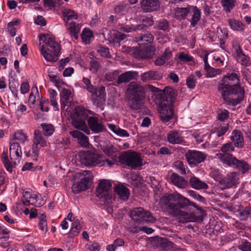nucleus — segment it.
I'll return each mask as SVG.
<instances>
[{
    "label": "nucleus",
    "mask_w": 251,
    "mask_h": 251,
    "mask_svg": "<svg viewBox=\"0 0 251 251\" xmlns=\"http://www.w3.org/2000/svg\"><path fill=\"white\" fill-rule=\"evenodd\" d=\"M160 204L162 209L166 210L171 215L177 218L182 223L194 222L197 220L194 213H188L181 210L188 205H192L200 210L201 215L199 216V219H203L204 211L201 208L198 207L196 203L190 201L187 198L179 194H165L160 199Z\"/></svg>",
    "instance_id": "nucleus-1"
},
{
    "label": "nucleus",
    "mask_w": 251,
    "mask_h": 251,
    "mask_svg": "<svg viewBox=\"0 0 251 251\" xmlns=\"http://www.w3.org/2000/svg\"><path fill=\"white\" fill-rule=\"evenodd\" d=\"M223 83L219 85V90L226 104L235 106L244 97V90L239 85V76L235 72L227 73L223 78Z\"/></svg>",
    "instance_id": "nucleus-2"
},
{
    "label": "nucleus",
    "mask_w": 251,
    "mask_h": 251,
    "mask_svg": "<svg viewBox=\"0 0 251 251\" xmlns=\"http://www.w3.org/2000/svg\"><path fill=\"white\" fill-rule=\"evenodd\" d=\"M38 37L39 50L45 59L50 62L56 61L61 49L60 44L52 35L41 34Z\"/></svg>",
    "instance_id": "nucleus-3"
},
{
    "label": "nucleus",
    "mask_w": 251,
    "mask_h": 251,
    "mask_svg": "<svg viewBox=\"0 0 251 251\" xmlns=\"http://www.w3.org/2000/svg\"><path fill=\"white\" fill-rule=\"evenodd\" d=\"M176 93L173 88L166 87L164 89V95L158 105V112L160 120L168 122L174 117V103L176 100Z\"/></svg>",
    "instance_id": "nucleus-4"
},
{
    "label": "nucleus",
    "mask_w": 251,
    "mask_h": 251,
    "mask_svg": "<svg viewBox=\"0 0 251 251\" xmlns=\"http://www.w3.org/2000/svg\"><path fill=\"white\" fill-rule=\"evenodd\" d=\"M92 112L85 108L83 106H78L75 107V112L72 116V124L73 126L89 135L91 132L87 126L85 120Z\"/></svg>",
    "instance_id": "nucleus-5"
},
{
    "label": "nucleus",
    "mask_w": 251,
    "mask_h": 251,
    "mask_svg": "<svg viewBox=\"0 0 251 251\" xmlns=\"http://www.w3.org/2000/svg\"><path fill=\"white\" fill-rule=\"evenodd\" d=\"M80 162L87 166L110 165V161L102 154L90 151H82L78 154Z\"/></svg>",
    "instance_id": "nucleus-6"
},
{
    "label": "nucleus",
    "mask_w": 251,
    "mask_h": 251,
    "mask_svg": "<svg viewBox=\"0 0 251 251\" xmlns=\"http://www.w3.org/2000/svg\"><path fill=\"white\" fill-rule=\"evenodd\" d=\"M120 163L132 170H137L143 165L140 153L131 151H125L120 154Z\"/></svg>",
    "instance_id": "nucleus-7"
},
{
    "label": "nucleus",
    "mask_w": 251,
    "mask_h": 251,
    "mask_svg": "<svg viewBox=\"0 0 251 251\" xmlns=\"http://www.w3.org/2000/svg\"><path fill=\"white\" fill-rule=\"evenodd\" d=\"M217 158L223 163L229 166H232L242 174L247 172L250 169V165L245 161L239 160L230 154H217Z\"/></svg>",
    "instance_id": "nucleus-8"
},
{
    "label": "nucleus",
    "mask_w": 251,
    "mask_h": 251,
    "mask_svg": "<svg viewBox=\"0 0 251 251\" xmlns=\"http://www.w3.org/2000/svg\"><path fill=\"white\" fill-rule=\"evenodd\" d=\"M82 82L85 85L84 88L91 93V99L94 103L98 104L105 101L106 92L104 86L96 88L91 84L90 80L85 77H83Z\"/></svg>",
    "instance_id": "nucleus-9"
},
{
    "label": "nucleus",
    "mask_w": 251,
    "mask_h": 251,
    "mask_svg": "<svg viewBox=\"0 0 251 251\" xmlns=\"http://www.w3.org/2000/svg\"><path fill=\"white\" fill-rule=\"evenodd\" d=\"M96 195L103 204L108 207L110 200V180L101 179L99 180L96 189Z\"/></svg>",
    "instance_id": "nucleus-10"
},
{
    "label": "nucleus",
    "mask_w": 251,
    "mask_h": 251,
    "mask_svg": "<svg viewBox=\"0 0 251 251\" xmlns=\"http://www.w3.org/2000/svg\"><path fill=\"white\" fill-rule=\"evenodd\" d=\"M130 217L136 222H146L147 223H153L155 219L148 211H145L143 208L138 207L131 210Z\"/></svg>",
    "instance_id": "nucleus-11"
},
{
    "label": "nucleus",
    "mask_w": 251,
    "mask_h": 251,
    "mask_svg": "<svg viewBox=\"0 0 251 251\" xmlns=\"http://www.w3.org/2000/svg\"><path fill=\"white\" fill-rule=\"evenodd\" d=\"M22 195V201L25 205H32L36 207H40L44 203L38 195L33 193L29 189L24 190Z\"/></svg>",
    "instance_id": "nucleus-12"
},
{
    "label": "nucleus",
    "mask_w": 251,
    "mask_h": 251,
    "mask_svg": "<svg viewBox=\"0 0 251 251\" xmlns=\"http://www.w3.org/2000/svg\"><path fill=\"white\" fill-rule=\"evenodd\" d=\"M185 157L191 166H195L204 162L207 157V154L198 151L189 150L186 153Z\"/></svg>",
    "instance_id": "nucleus-13"
},
{
    "label": "nucleus",
    "mask_w": 251,
    "mask_h": 251,
    "mask_svg": "<svg viewBox=\"0 0 251 251\" xmlns=\"http://www.w3.org/2000/svg\"><path fill=\"white\" fill-rule=\"evenodd\" d=\"M9 156L14 165L20 164L22 156L21 147L17 142L10 141L9 143Z\"/></svg>",
    "instance_id": "nucleus-14"
},
{
    "label": "nucleus",
    "mask_w": 251,
    "mask_h": 251,
    "mask_svg": "<svg viewBox=\"0 0 251 251\" xmlns=\"http://www.w3.org/2000/svg\"><path fill=\"white\" fill-rule=\"evenodd\" d=\"M239 175L237 172H231L220 180V185L222 189H227L236 186L239 181Z\"/></svg>",
    "instance_id": "nucleus-15"
},
{
    "label": "nucleus",
    "mask_w": 251,
    "mask_h": 251,
    "mask_svg": "<svg viewBox=\"0 0 251 251\" xmlns=\"http://www.w3.org/2000/svg\"><path fill=\"white\" fill-rule=\"evenodd\" d=\"M127 93L129 98H144V89L136 82H131L127 86Z\"/></svg>",
    "instance_id": "nucleus-16"
},
{
    "label": "nucleus",
    "mask_w": 251,
    "mask_h": 251,
    "mask_svg": "<svg viewBox=\"0 0 251 251\" xmlns=\"http://www.w3.org/2000/svg\"><path fill=\"white\" fill-rule=\"evenodd\" d=\"M89 130H92L94 133L103 132L105 128L102 123L99 121L98 118L89 117L87 120Z\"/></svg>",
    "instance_id": "nucleus-17"
},
{
    "label": "nucleus",
    "mask_w": 251,
    "mask_h": 251,
    "mask_svg": "<svg viewBox=\"0 0 251 251\" xmlns=\"http://www.w3.org/2000/svg\"><path fill=\"white\" fill-rule=\"evenodd\" d=\"M162 77V74L157 71L150 70L141 75V80L146 83L152 80H159Z\"/></svg>",
    "instance_id": "nucleus-18"
},
{
    "label": "nucleus",
    "mask_w": 251,
    "mask_h": 251,
    "mask_svg": "<svg viewBox=\"0 0 251 251\" xmlns=\"http://www.w3.org/2000/svg\"><path fill=\"white\" fill-rule=\"evenodd\" d=\"M141 7L145 12H151L157 10L160 7L158 0H142Z\"/></svg>",
    "instance_id": "nucleus-19"
},
{
    "label": "nucleus",
    "mask_w": 251,
    "mask_h": 251,
    "mask_svg": "<svg viewBox=\"0 0 251 251\" xmlns=\"http://www.w3.org/2000/svg\"><path fill=\"white\" fill-rule=\"evenodd\" d=\"M89 179L88 177L84 176L79 181L74 183L72 187L73 193L78 194L88 188Z\"/></svg>",
    "instance_id": "nucleus-20"
},
{
    "label": "nucleus",
    "mask_w": 251,
    "mask_h": 251,
    "mask_svg": "<svg viewBox=\"0 0 251 251\" xmlns=\"http://www.w3.org/2000/svg\"><path fill=\"white\" fill-rule=\"evenodd\" d=\"M232 143H234V146L238 148H242L244 146V139L242 133L238 130H234L232 131L230 137Z\"/></svg>",
    "instance_id": "nucleus-21"
},
{
    "label": "nucleus",
    "mask_w": 251,
    "mask_h": 251,
    "mask_svg": "<svg viewBox=\"0 0 251 251\" xmlns=\"http://www.w3.org/2000/svg\"><path fill=\"white\" fill-rule=\"evenodd\" d=\"M70 134L78 140V143L83 147L87 148L89 145L88 137L78 130L70 131Z\"/></svg>",
    "instance_id": "nucleus-22"
},
{
    "label": "nucleus",
    "mask_w": 251,
    "mask_h": 251,
    "mask_svg": "<svg viewBox=\"0 0 251 251\" xmlns=\"http://www.w3.org/2000/svg\"><path fill=\"white\" fill-rule=\"evenodd\" d=\"M167 139L169 143L173 144H180L184 142V140L180 132L173 130L167 135Z\"/></svg>",
    "instance_id": "nucleus-23"
},
{
    "label": "nucleus",
    "mask_w": 251,
    "mask_h": 251,
    "mask_svg": "<svg viewBox=\"0 0 251 251\" xmlns=\"http://www.w3.org/2000/svg\"><path fill=\"white\" fill-rule=\"evenodd\" d=\"M138 73L135 71H127L120 75L117 81L118 84L127 83L133 79H136Z\"/></svg>",
    "instance_id": "nucleus-24"
},
{
    "label": "nucleus",
    "mask_w": 251,
    "mask_h": 251,
    "mask_svg": "<svg viewBox=\"0 0 251 251\" xmlns=\"http://www.w3.org/2000/svg\"><path fill=\"white\" fill-rule=\"evenodd\" d=\"M191 6L187 7H177L175 9V17L178 20H184L191 11Z\"/></svg>",
    "instance_id": "nucleus-25"
},
{
    "label": "nucleus",
    "mask_w": 251,
    "mask_h": 251,
    "mask_svg": "<svg viewBox=\"0 0 251 251\" xmlns=\"http://www.w3.org/2000/svg\"><path fill=\"white\" fill-rule=\"evenodd\" d=\"M114 191L121 200L126 201L128 200L130 193L129 189L126 187L124 186H116L114 188Z\"/></svg>",
    "instance_id": "nucleus-26"
},
{
    "label": "nucleus",
    "mask_w": 251,
    "mask_h": 251,
    "mask_svg": "<svg viewBox=\"0 0 251 251\" xmlns=\"http://www.w3.org/2000/svg\"><path fill=\"white\" fill-rule=\"evenodd\" d=\"M171 180L175 185L180 188H184L187 186V182L182 177L178 176L176 173H173L171 175Z\"/></svg>",
    "instance_id": "nucleus-27"
},
{
    "label": "nucleus",
    "mask_w": 251,
    "mask_h": 251,
    "mask_svg": "<svg viewBox=\"0 0 251 251\" xmlns=\"http://www.w3.org/2000/svg\"><path fill=\"white\" fill-rule=\"evenodd\" d=\"M228 23L230 28L234 31L242 32L245 30V25L241 21L229 19Z\"/></svg>",
    "instance_id": "nucleus-28"
},
{
    "label": "nucleus",
    "mask_w": 251,
    "mask_h": 251,
    "mask_svg": "<svg viewBox=\"0 0 251 251\" xmlns=\"http://www.w3.org/2000/svg\"><path fill=\"white\" fill-rule=\"evenodd\" d=\"M189 182L191 186L195 189L199 190L208 188V185L206 183L194 176L190 178Z\"/></svg>",
    "instance_id": "nucleus-29"
},
{
    "label": "nucleus",
    "mask_w": 251,
    "mask_h": 251,
    "mask_svg": "<svg viewBox=\"0 0 251 251\" xmlns=\"http://www.w3.org/2000/svg\"><path fill=\"white\" fill-rule=\"evenodd\" d=\"M80 30V26L75 22H72L69 24L68 31L70 36L75 40L78 38L79 33Z\"/></svg>",
    "instance_id": "nucleus-30"
},
{
    "label": "nucleus",
    "mask_w": 251,
    "mask_h": 251,
    "mask_svg": "<svg viewBox=\"0 0 251 251\" xmlns=\"http://www.w3.org/2000/svg\"><path fill=\"white\" fill-rule=\"evenodd\" d=\"M172 54L170 49L167 48L165 49V51L161 56L157 58L155 61V64L157 66H161L168 62L172 56Z\"/></svg>",
    "instance_id": "nucleus-31"
},
{
    "label": "nucleus",
    "mask_w": 251,
    "mask_h": 251,
    "mask_svg": "<svg viewBox=\"0 0 251 251\" xmlns=\"http://www.w3.org/2000/svg\"><path fill=\"white\" fill-rule=\"evenodd\" d=\"M1 161L6 171L9 173H12L13 171V164L10 159H9L8 153L5 151H3L1 155Z\"/></svg>",
    "instance_id": "nucleus-32"
},
{
    "label": "nucleus",
    "mask_w": 251,
    "mask_h": 251,
    "mask_svg": "<svg viewBox=\"0 0 251 251\" xmlns=\"http://www.w3.org/2000/svg\"><path fill=\"white\" fill-rule=\"evenodd\" d=\"M33 142L34 144L40 145L42 147H44L47 145L46 140L39 130H35L34 131V137Z\"/></svg>",
    "instance_id": "nucleus-33"
},
{
    "label": "nucleus",
    "mask_w": 251,
    "mask_h": 251,
    "mask_svg": "<svg viewBox=\"0 0 251 251\" xmlns=\"http://www.w3.org/2000/svg\"><path fill=\"white\" fill-rule=\"evenodd\" d=\"M191 10L193 12L192 17L190 21L191 25L195 26L200 21L201 17V12L197 6H192Z\"/></svg>",
    "instance_id": "nucleus-34"
},
{
    "label": "nucleus",
    "mask_w": 251,
    "mask_h": 251,
    "mask_svg": "<svg viewBox=\"0 0 251 251\" xmlns=\"http://www.w3.org/2000/svg\"><path fill=\"white\" fill-rule=\"evenodd\" d=\"M238 50H237V59L242 65L245 66H249L251 65V62L249 56L243 53L242 50L237 48Z\"/></svg>",
    "instance_id": "nucleus-35"
},
{
    "label": "nucleus",
    "mask_w": 251,
    "mask_h": 251,
    "mask_svg": "<svg viewBox=\"0 0 251 251\" xmlns=\"http://www.w3.org/2000/svg\"><path fill=\"white\" fill-rule=\"evenodd\" d=\"M144 104V99L129 98V106L133 110H138L141 108Z\"/></svg>",
    "instance_id": "nucleus-36"
},
{
    "label": "nucleus",
    "mask_w": 251,
    "mask_h": 251,
    "mask_svg": "<svg viewBox=\"0 0 251 251\" xmlns=\"http://www.w3.org/2000/svg\"><path fill=\"white\" fill-rule=\"evenodd\" d=\"M63 20L67 23L70 20L77 19V14L74 11L69 9H65L63 11Z\"/></svg>",
    "instance_id": "nucleus-37"
},
{
    "label": "nucleus",
    "mask_w": 251,
    "mask_h": 251,
    "mask_svg": "<svg viewBox=\"0 0 251 251\" xmlns=\"http://www.w3.org/2000/svg\"><path fill=\"white\" fill-rule=\"evenodd\" d=\"M129 52L133 57L137 59H144L145 57L143 48L132 47L129 49Z\"/></svg>",
    "instance_id": "nucleus-38"
},
{
    "label": "nucleus",
    "mask_w": 251,
    "mask_h": 251,
    "mask_svg": "<svg viewBox=\"0 0 251 251\" xmlns=\"http://www.w3.org/2000/svg\"><path fill=\"white\" fill-rule=\"evenodd\" d=\"M93 37V32L89 28H85L81 34V38L85 44H89L91 39Z\"/></svg>",
    "instance_id": "nucleus-39"
},
{
    "label": "nucleus",
    "mask_w": 251,
    "mask_h": 251,
    "mask_svg": "<svg viewBox=\"0 0 251 251\" xmlns=\"http://www.w3.org/2000/svg\"><path fill=\"white\" fill-rule=\"evenodd\" d=\"M235 0H222L221 4L226 13H230L235 6Z\"/></svg>",
    "instance_id": "nucleus-40"
},
{
    "label": "nucleus",
    "mask_w": 251,
    "mask_h": 251,
    "mask_svg": "<svg viewBox=\"0 0 251 251\" xmlns=\"http://www.w3.org/2000/svg\"><path fill=\"white\" fill-rule=\"evenodd\" d=\"M27 139L26 136L21 131L15 132L11 138L12 142L19 141L21 143H24Z\"/></svg>",
    "instance_id": "nucleus-41"
},
{
    "label": "nucleus",
    "mask_w": 251,
    "mask_h": 251,
    "mask_svg": "<svg viewBox=\"0 0 251 251\" xmlns=\"http://www.w3.org/2000/svg\"><path fill=\"white\" fill-rule=\"evenodd\" d=\"M81 228L78 220H76L72 223V227L70 231V236L75 237L77 236L80 232Z\"/></svg>",
    "instance_id": "nucleus-42"
},
{
    "label": "nucleus",
    "mask_w": 251,
    "mask_h": 251,
    "mask_svg": "<svg viewBox=\"0 0 251 251\" xmlns=\"http://www.w3.org/2000/svg\"><path fill=\"white\" fill-rule=\"evenodd\" d=\"M41 126L43 130L44 135L46 136H51L54 131V127L51 124L42 123Z\"/></svg>",
    "instance_id": "nucleus-43"
},
{
    "label": "nucleus",
    "mask_w": 251,
    "mask_h": 251,
    "mask_svg": "<svg viewBox=\"0 0 251 251\" xmlns=\"http://www.w3.org/2000/svg\"><path fill=\"white\" fill-rule=\"evenodd\" d=\"M229 125L228 124H224L214 128V133L218 137L224 135L228 130Z\"/></svg>",
    "instance_id": "nucleus-44"
},
{
    "label": "nucleus",
    "mask_w": 251,
    "mask_h": 251,
    "mask_svg": "<svg viewBox=\"0 0 251 251\" xmlns=\"http://www.w3.org/2000/svg\"><path fill=\"white\" fill-rule=\"evenodd\" d=\"M156 28L158 30L164 31H169V24L166 20L162 19L158 21L155 25Z\"/></svg>",
    "instance_id": "nucleus-45"
},
{
    "label": "nucleus",
    "mask_w": 251,
    "mask_h": 251,
    "mask_svg": "<svg viewBox=\"0 0 251 251\" xmlns=\"http://www.w3.org/2000/svg\"><path fill=\"white\" fill-rule=\"evenodd\" d=\"M153 35L150 33H147L143 35L140 36L139 37L138 42L140 43V44H148L151 43L153 40Z\"/></svg>",
    "instance_id": "nucleus-46"
},
{
    "label": "nucleus",
    "mask_w": 251,
    "mask_h": 251,
    "mask_svg": "<svg viewBox=\"0 0 251 251\" xmlns=\"http://www.w3.org/2000/svg\"><path fill=\"white\" fill-rule=\"evenodd\" d=\"M111 130L113 132L117 134L118 135L121 137H128L129 133L127 132V131L120 128L119 127H117L111 124Z\"/></svg>",
    "instance_id": "nucleus-47"
},
{
    "label": "nucleus",
    "mask_w": 251,
    "mask_h": 251,
    "mask_svg": "<svg viewBox=\"0 0 251 251\" xmlns=\"http://www.w3.org/2000/svg\"><path fill=\"white\" fill-rule=\"evenodd\" d=\"M40 221L38 223V226L42 231L46 230L47 228V223L46 220V216L44 214H42L39 216Z\"/></svg>",
    "instance_id": "nucleus-48"
},
{
    "label": "nucleus",
    "mask_w": 251,
    "mask_h": 251,
    "mask_svg": "<svg viewBox=\"0 0 251 251\" xmlns=\"http://www.w3.org/2000/svg\"><path fill=\"white\" fill-rule=\"evenodd\" d=\"M129 8L130 6H129L128 3H126L124 4H123L117 5L114 8V10L115 13L117 14H120L122 13L123 12L128 11Z\"/></svg>",
    "instance_id": "nucleus-49"
},
{
    "label": "nucleus",
    "mask_w": 251,
    "mask_h": 251,
    "mask_svg": "<svg viewBox=\"0 0 251 251\" xmlns=\"http://www.w3.org/2000/svg\"><path fill=\"white\" fill-rule=\"evenodd\" d=\"M221 150L225 154H229L228 152H232L234 151V147L232 142H229L224 144L221 148Z\"/></svg>",
    "instance_id": "nucleus-50"
},
{
    "label": "nucleus",
    "mask_w": 251,
    "mask_h": 251,
    "mask_svg": "<svg viewBox=\"0 0 251 251\" xmlns=\"http://www.w3.org/2000/svg\"><path fill=\"white\" fill-rule=\"evenodd\" d=\"M85 248L90 251H100V247L98 243L89 242L86 244Z\"/></svg>",
    "instance_id": "nucleus-51"
},
{
    "label": "nucleus",
    "mask_w": 251,
    "mask_h": 251,
    "mask_svg": "<svg viewBox=\"0 0 251 251\" xmlns=\"http://www.w3.org/2000/svg\"><path fill=\"white\" fill-rule=\"evenodd\" d=\"M178 58L180 62H188L193 60V57L188 54H185L183 52H180L178 55Z\"/></svg>",
    "instance_id": "nucleus-52"
},
{
    "label": "nucleus",
    "mask_w": 251,
    "mask_h": 251,
    "mask_svg": "<svg viewBox=\"0 0 251 251\" xmlns=\"http://www.w3.org/2000/svg\"><path fill=\"white\" fill-rule=\"evenodd\" d=\"M197 83L196 79L194 75H190L186 79V84L189 88L193 89Z\"/></svg>",
    "instance_id": "nucleus-53"
},
{
    "label": "nucleus",
    "mask_w": 251,
    "mask_h": 251,
    "mask_svg": "<svg viewBox=\"0 0 251 251\" xmlns=\"http://www.w3.org/2000/svg\"><path fill=\"white\" fill-rule=\"evenodd\" d=\"M34 92H35L39 96L38 90L37 87H33L31 89V92L29 97V103L34 104L36 102V96L34 95Z\"/></svg>",
    "instance_id": "nucleus-54"
},
{
    "label": "nucleus",
    "mask_w": 251,
    "mask_h": 251,
    "mask_svg": "<svg viewBox=\"0 0 251 251\" xmlns=\"http://www.w3.org/2000/svg\"><path fill=\"white\" fill-rule=\"evenodd\" d=\"M49 100L48 99L41 100L40 101V109L43 112H48L49 108Z\"/></svg>",
    "instance_id": "nucleus-55"
},
{
    "label": "nucleus",
    "mask_w": 251,
    "mask_h": 251,
    "mask_svg": "<svg viewBox=\"0 0 251 251\" xmlns=\"http://www.w3.org/2000/svg\"><path fill=\"white\" fill-rule=\"evenodd\" d=\"M238 248L242 251H251V243L247 241L242 242Z\"/></svg>",
    "instance_id": "nucleus-56"
},
{
    "label": "nucleus",
    "mask_w": 251,
    "mask_h": 251,
    "mask_svg": "<svg viewBox=\"0 0 251 251\" xmlns=\"http://www.w3.org/2000/svg\"><path fill=\"white\" fill-rule=\"evenodd\" d=\"M229 116V112L227 110H220L218 112V118L220 121H224L227 119Z\"/></svg>",
    "instance_id": "nucleus-57"
},
{
    "label": "nucleus",
    "mask_w": 251,
    "mask_h": 251,
    "mask_svg": "<svg viewBox=\"0 0 251 251\" xmlns=\"http://www.w3.org/2000/svg\"><path fill=\"white\" fill-rule=\"evenodd\" d=\"M175 166L179 170L180 173L182 175L186 174V165L182 161H177L175 162Z\"/></svg>",
    "instance_id": "nucleus-58"
},
{
    "label": "nucleus",
    "mask_w": 251,
    "mask_h": 251,
    "mask_svg": "<svg viewBox=\"0 0 251 251\" xmlns=\"http://www.w3.org/2000/svg\"><path fill=\"white\" fill-rule=\"evenodd\" d=\"M98 51L101 56L106 58L110 57L109 50L108 48L105 47H100Z\"/></svg>",
    "instance_id": "nucleus-59"
},
{
    "label": "nucleus",
    "mask_w": 251,
    "mask_h": 251,
    "mask_svg": "<svg viewBox=\"0 0 251 251\" xmlns=\"http://www.w3.org/2000/svg\"><path fill=\"white\" fill-rule=\"evenodd\" d=\"M143 50L145 55L144 59L151 58L154 54V50H151V48H143Z\"/></svg>",
    "instance_id": "nucleus-60"
},
{
    "label": "nucleus",
    "mask_w": 251,
    "mask_h": 251,
    "mask_svg": "<svg viewBox=\"0 0 251 251\" xmlns=\"http://www.w3.org/2000/svg\"><path fill=\"white\" fill-rule=\"evenodd\" d=\"M124 241L120 238L115 240L113 244L111 245V251H115L117 247L122 246L124 245Z\"/></svg>",
    "instance_id": "nucleus-61"
},
{
    "label": "nucleus",
    "mask_w": 251,
    "mask_h": 251,
    "mask_svg": "<svg viewBox=\"0 0 251 251\" xmlns=\"http://www.w3.org/2000/svg\"><path fill=\"white\" fill-rule=\"evenodd\" d=\"M210 176L213 178L215 180L219 181L220 184V180H221L222 178L220 176V173L218 170H214L212 171L210 173Z\"/></svg>",
    "instance_id": "nucleus-62"
},
{
    "label": "nucleus",
    "mask_w": 251,
    "mask_h": 251,
    "mask_svg": "<svg viewBox=\"0 0 251 251\" xmlns=\"http://www.w3.org/2000/svg\"><path fill=\"white\" fill-rule=\"evenodd\" d=\"M29 88L30 87L29 83L27 82H23L21 85V93L22 94H25L29 91Z\"/></svg>",
    "instance_id": "nucleus-63"
},
{
    "label": "nucleus",
    "mask_w": 251,
    "mask_h": 251,
    "mask_svg": "<svg viewBox=\"0 0 251 251\" xmlns=\"http://www.w3.org/2000/svg\"><path fill=\"white\" fill-rule=\"evenodd\" d=\"M44 5L48 7L49 9L54 8L56 6V1L55 0H44Z\"/></svg>",
    "instance_id": "nucleus-64"
}]
</instances>
